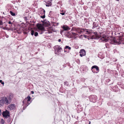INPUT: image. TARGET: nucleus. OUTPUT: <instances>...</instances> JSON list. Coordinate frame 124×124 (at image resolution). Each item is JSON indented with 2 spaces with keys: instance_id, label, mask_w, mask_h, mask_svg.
Instances as JSON below:
<instances>
[{
  "instance_id": "nucleus-1",
  "label": "nucleus",
  "mask_w": 124,
  "mask_h": 124,
  "mask_svg": "<svg viewBox=\"0 0 124 124\" xmlns=\"http://www.w3.org/2000/svg\"><path fill=\"white\" fill-rule=\"evenodd\" d=\"M31 98L30 96H28L25 98L23 101V108H26L30 103V101Z\"/></svg>"
},
{
  "instance_id": "nucleus-2",
  "label": "nucleus",
  "mask_w": 124,
  "mask_h": 124,
  "mask_svg": "<svg viewBox=\"0 0 124 124\" xmlns=\"http://www.w3.org/2000/svg\"><path fill=\"white\" fill-rule=\"evenodd\" d=\"M9 103V102L8 101L7 98H3L1 100H0V107H1L3 106L4 103L8 105Z\"/></svg>"
},
{
  "instance_id": "nucleus-3",
  "label": "nucleus",
  "mask_w": 124,
  "mask_h": 124,
  "mask_svg": "<svg viewBox=\"0 0 124 124\" xmlns=\"http://www.w3.org/2000/svg\"><path fill=\"white\" fill-rule=\"evenodd\" d=\"M123 40V39H118L116 40L115 38H113L111 39V43L112 44L117 45L121 44V42Z\"/></svg>"
},
{
  "instance_id": "nucleus-4",
  "label": "nucleus",
  "mask_w": 124,
  "mask_h": 124,
  "mask_svg": "<svg viewBox=\"0 0 124 124\" xmlns=\"http://www.w3.org/2000/svg\"><path fill=\"white\" fill-rule=\"evenodd\" d=\"M2 114L4 119H7L10 116L9 111L7 110H6L5 111H3Z\"/></svg>"
},
{
  "instance_id": "nucleus-5",
  "label": "nucleus",
  "mask_w": 124,
  "mask_h": 124,
  "mask_svg": "<svg viewBox=\"0 0 124 124\" xmlns=\"http://www.w3.org/2000/svg\"><path fill=\"white\" fill-rule=\"evenodd\" d=\"M55 54H59L62 50V48L58 45L56 46L54 48Z\"/></svg>"
},
{
  "instance_id": "nucleus-6",
  "label": "nucleus",
  "mask_w": 124,
  "mask_h": 124,
  "mask_svg": "<svg viewBox=\"0 0 124 124\" xmlns=\"http://www.w3.org/2000/svg\"><path fill=\"white\" fill-rule=\"evenodd\" d=\"M37 26L38 29L41 31V32L40 33V34H42L45 31L44 27L41 24H37Z\"/></svg>"
},
{
  "instance_id": "nucleus-7",
  "label": "nucleus",
  "mask_w": 124,
  "mask_h": 124,
  "mask_svg": "<svg viewBox=\"0 0 124 124\" xmlns=\"http://www.w3.org/2000/svg\"><path fill=\"white\" fill-rule=\"evenodd\" d=\"M102 40L105 42H106L108 40V37L106 36H103L100 39Z\"/></svg>"
},
{
  "instance_id": "nucleus-8",
  "label": "nucleus",
  "mask_w": 124,
  "mask_h": 124,
  "mask_svg": "<svg viewBox=\"0 0 124 124\" xmlns=\"http://www.w3.org/2000/svg\"><path fill=\"white\" fill-rule=\"evenodd\" d=\"M76 31L79 34L83 32L84 31V30L80 28H77L76 29Z\"/></svg>"
},
{
  "instance_id": "nucleus-9",
  "label": "nucleus",
  "mask_w": 124,
  "mask_h": 124,
  "mask_svg": "<svg viewBox=\"0 0 124 124\" xmlns=\"http://www.w3.org/2000/svg\"><path fill=\"white\" fill-rule=\"evenodd\" d=\"M80 55L81 57L84 56L85 55V52L83 49H81L80 52Z\"/></svg>"
},
{
  "instance_id": "nucleus-10",
  "label": "nucleus",
  "mask_w": 124,
  "mask_h": 124,
  "mask_svg": "<svg viewBox=\"0 0 124 124\" xmlns=\"http://www.w3.org/2000/svg\"><path fill=\"white\" fill-rule=\"evenodd\" d=\"M94 68L97 71V72H96V73H97L99 72V68L98 66L96 65H94L92 66L91 68V70H92Z\"/></svg>"
},
{
  "instance_id": "nucleus-11",
  "label": "nucleus",
  "mask_w": 124,
  "mask_h": 124,
  "mask_svg": "<svg viewBox=\"0 0 124 124\" xmlns=\"http://www.w3.org/2000/svg\"><path fill=\"white\" fill-rule=\"evenodd\" d=\"M62 29L65 31H67L70 30V28L67 25H64L62 27Z\"/></svg>"
},
{
  "instance_id": "nucleus-12",
  "label": "nucleus",
  "mask_w": 124,
  "mask_h": 124,
  "mask_svg": "<svg viewBox=\"0 0 124 124\" xmlns=\"http://www.w3.org/2000/svg\"><path fill=\"white\" fill-rule=\"evenodd\" d=\"M68 36V37L69 38H72V32L70 31L68 32L67 34Z\"/></svg>"
},
{
  "instance_id": "nucleus-13",
  "label": "nucleus",
  "mask_w": 124,
  "mask_h": 124,
  "mask_svg": "<svg viewBox=\"0 0 124 124\" xmlns=\"http://www.w3.org/2000/svg\"><path fill=\"white\" fill-rule=\"evenodd\" d=\"M8 108H15V106L14 104L10 105L8 106Z\"/></svg>"
},
{
  "instance_id": "nucleus-14",
  "label": "nucleus",
  "mask_w": 124,
  "mask_h": 124,
  "mask_svg": "<svg viewBox=\"0 0 124 124\" xmlns=\"http://www.w3.org/2000/svg\"><path fill=\"white\" fill-rule=\"evenodd\" d=\"M72 37H75L76 36L77 34L74 32H72Z\"/></svg>"
},
{
  "instance_id": "nucleus-15",
  "label": "nucleus",
  "mask_w": 124,
  "mask_h": 124,
  "mask_svg": "<svg viewBox=\"0 0 124 124\" xmlns=\"http://www.w3.org/2000/svg\"><path fill=\"white\" fill-rule=\"evenodd\" d=\"M43 13H44V15L43 16H40V17H41L43 18H44L45 17V11L44 10H43Z\"/></svg>"
},
{
  "instance_id": "nucleus-16",
  "label": "nucleus",
  "mask_w": 124,
  "mask_h": 124,
  "mask_svg": "<svg viewBox=\"0 0 124 124\" xmlns=\"http://www.w3.org/2000/svg\"><path fill=\"white\" fill-rule=\"evenodd\" d=\"M52 5V3L51 2H50L49 3L47 4H46V6L47 7H49L50 6H51Z\"/></svg>"
},
{
  "instance_id": "nucleus-17",
  "label": "nucleus",
  "mask_w": 124,
  "mask_h": 124,
  "mask_svg": "<svg viewBox=\"0 0 124 124\" xmlns=\"http://www.w3.org/2000/svg\"><path fill=\"white\" fill-rule=\"evenodd\" d=\"M10 13L11 14V15L13 16H15V13H13L12 11H10Z\"/></svg>"
},
{
  "instance_id": "nucleus-18",
  "label": "nucleus",
  "mask_w": 124,
  "mask_h": 124,
  "mask_svg": "<svg viewBox=\"0 0 124 124\" xmlns=\"http://www.w3.org/2000/svg\"><path fill=\"white\" fill-rule=\"evenodd\" d=\"M0 123L1 124H3L4 123V121L2 118L1 119Z\"/></svg>"
},
{
  "instance_id": "nucleus-19",
  "label": "nucleus",
  "mask_w": 124,
  "mask_h": 124,
  "mask_svg": "<svg viewBox=\"0 0 124 124\" xmlns=\"http://www.w3.org/2000/svg\"><path fill=\"white\" fill-rule=\"evenodd\" d=\"M65 48V49H68L69 50H70L71 49V47L69 46H66Z\"/></svg>"
},
{
  "instance_id": "nucleus-20",
  "label": "nucleus",
  "mask_w": 124,
  "mask_h": 124,
  "mask_svg": "<svg viewBox=\"0 0 124 124\" xmlns=\"http://www.w3.org/2000/svg\"><path fill=\"white\" fill-rule=\"evenodd\" d=\"M31 34L33 36L35 32L34 31L32 30L31 31Z\"/></svg>"
},
{
  "instance_id": "nucleus-21",
  "label": "nucleus",
  "mask_w": 124,
  "mask_h": 124,
  "mask_svg": "<svg viewBox=\"0 0 124 124\" xmlns=\"http://www.w3.org/2000/svg\"><path fill=\"white\" fill-rule=\"evenodd\" d=\"M53 32V30H52L51 29H50V30H49L47 33H52Z\"/></svg>"
},
{
  "instance_id": "nucleus-22",
  "label": "nucleus",
  "mask_w": 124,
  "mask_h": 124,
  "mask_svg": "<svg viewBox=\"0 0 124 124\" xmlns=\"http://www.w3.org/2000/svg\"><path fill=\"white\" fill-rule=\"evenodd\" d=\"M34 35L35 36H37L38 35V33L37 32H35Z\"/></svg>"
},
{
  "instance_id": "nucleus-23",
  "label": "nucleus",
  "mask_w": 124,
  "mask_h": 124,
  "mask_svg": "<svg viewBox=\"0 0 124 124\" xmlns=\"http://www.w3.org/2000/svg\"><path fill=\"white\" fill-rule=\"evenodd\" d=\"M3 24V23L2 21L0 20V25H1Z\"/></svg>"
},
{
  "instance_id": "nucleus-24",
  "label": "nucleus",
  "mask_w": 124,
  "mask_h": 124,
  "mask_svg": "<svg viewBox=\"0 0 124 124\" xmlns=\"http://www.w3.org/2000/svg\"><path fill=\"white\" fill-rule=\"evenodd\" d=\"M90 100L91 101H92L93 102H95V101L94 100H92L91 99H90Z\"/></svg>"
},
{
  "instance_id": "nucleus-25",
  "label": "nucleus",
  "mask_w": 124,
  "mask_h": 124,
  "mask_svg": "<svg viewBox=\"0 0 124 124\" xmlns=\"http://www.w3.org/2000/svg\"><path fill=\"white\" fill-rule=\"evenodd\" d=\"M60 14L62 15H63L65 14V13L64 12L63 13H60Z\"/></svg>"
},
{
  "instance_id": "nucleus-26",
  "label": "nucleus",
  "mask_w": 124,
  "mask_h": 124,
  "mask_svg": "<svg viewBox=\"0 0 124 124\" xmlns=\"http://www.w3.org/2000/svg\"><path fill=\"white\" fill-rule=\"evenodd\" d=\"M8 23L9 24H12V23L10 21H9L8 22Z\"/></svg>"
},
{
  "instance_id": "nucleus-27",
  "label": "nucleus",
  "mask_w": 124,
  "mask_h": 124,
  "mask_svg": "<svg viewBox=\"0 0 124 124\" xmlns=\"http://www.w3.org/2000/svg\"><path fill=\"white\" fill-rule=\"evenodd\" d=\"M86 31L87 32H88L89 34H90V33L88 31Z\"/></svg>"
},
{
  "instance_id": "nucleus-28",
  "label": "nucleus",
  "mask_w": 124,
  "mask_h": 124,
  "mask_svg": "<svg viewBox=\"0 0 124 124\" xmlns=\"http://www.w3.org/2000/svg\"><path fill=\"white\" fill-rule=\"evenodd\" d=\"M58 41L59 42H60L61 41V39H59L58 40Z\"/></svg>"
},
{
  "instance_id": "nucleus-29",
  "label": "nucleus",
  "mask_w": 124,
  "mask_h": 124,
  "mask_svg": "<svg viewBox=\"0 0 124 124\" xmlns=\"http://www.w3.org/2000/svg\"><path fill=\"white\" fill-rule=\"evenodd\" d=\"M1 84L3 85L4 84V83L3 82L1 83Z\"/></svg>"
},
{
  "instance_id": "nucleus-30",
  "label": "nucleus",
  "mask_w": 124,
  "mask_h": 124,
  "mask_svg": "<svg viewBox=\"0 0 124 124\" xmlns=\"http://www.w3.org/2000/svg\"><path fill=\"white\" fill-rule=\"evenodd\" d=\"M1 110L0 109V116L1 115Z\"/></svg>"
},
{
  "instance_id": "nucleus-31",
  "label": "nucleus",
  "mask_w": 124,
  "mask_h": 124,
  "mask_svg": "<svg viewBox=\"0 0 124 124\" xmlns=\"http://www.w3.org/2000/svg\"><path fill=\"white\" fill-rule=\"evenodd\" d=\"M2 82V80H0V83H1Z\"/></svg>"
},
{
  "instance_id": "nucleus-32",
  "label": "nucleus",
  "mask_w": 124,
  "mask_h": 124,
  "mask_svg": "<svg viewBox=\"0 0 124 124\" xmlns=\"http://www.w3.org/2000/svg\"><path fill=\"white\" fill-rule=\"evenodd\" d=\"M31 93H32V94H33L34 93V92L33 91H31Z\"/></svg>"
},
{
  "instance_id": "nucleus-33",
  "label": "nucleus",
  "mask_w": 124,
  "mask_h": 124,
  "mask_svg": "<svg viewBox=\"0 0 124 124\" xmlns=\"http://www.w3.org/2000/svg\"><path fill=\"white\" fill-rule=\"evenodd\" d=\"M63 31H61V33L63 32Z\"/></svg>"
},
{
  "instance_id": "nucleus-34",
  "label": "nucleus",
  "mask_w": 124,
  "mask_h": 124,
  "mask_svg": "<svg viewBox=\"0 0 124 124\" xmlns=\"http://www.w3.org/2000/svg\"><path fill=\"white\" fill-rule=\"evenodd\" d=\"M94 23H93V27H94Z\"/></svg>"
},
{
  "instance_id": "nucleus-35",
  "label": "nucleus",
  "mask_w": 124,
  "mask_h": 124,
  "mask_svg": "<svg viewBox=\"0 0 124 124\" xmlns=\"http://www.w3.org/2000/svg\"><path fill=\"white\" fill-rule=\"evenodd\" d=\"M50 0V2H51V1H52V0Z\"/></svg>"
},
{
  "instance_id": "nucleus-36",
  "label": "nucleus",
  "mask_w": 124,
  "mask_h": 124,
  "mask_svg": "<svg viewBox=\"0 0 124 124\" xmlns=\"http://www.w3.org/2000/svg\"><path fill=\"white\" fill-rule=\"evenodd\" d=\"M52 12L51 11H50V13H51V12Z\"/></svg>"
},
{
  "instance_id": "nucleus-37",
  "label": "nucleus",
  "mask_w": 124,
  "mask_h": 124,
  "mask_svg": "<svg viewBox=\"0 0 124 124\" xmlns=\"http://www.w3.org/2000/svg\"><path fill=\"white\" fill-rule=\"evenodd\" d=\"M64 52H66V51L65 50V49H64Z\"/></svg>"
},
{
  "instance_id": "nucleus-38",
  "label": "nucleus",
  "mask_w": 124,
  "mask_h": 124,
  "mask_svg": "<svg viewBox=\"0 0 124 124\" xmlns=\"http://www.w3.org/2000/svg\"><path fill=\"white\" fill-rule=\"evenodd\" d=\"M92 71L93 72V73H94V72H93V71L92 70Z\"/></svg>"
},
{
  "instance_id": "nucleus-39",
  "label": "nucleus",
  "mask_w": 124,
  "mask_h": 124,
  "mask_svg": "<svg viewBox=\"0 0 124 124\" xmlns=\"http://www.w3.org/2000/svg\"><path fill=\"white\" fill-rule=\"evenodd\" d=\"M97 25H96V26H95V27H97Z\"/></svg>"
},
{
  "instance_id": "nucleus-40",
  "label": "nucleus",
  "mask_w": 124,
  "mask_h": 124,
  "mask_svg": "<svg viewBox=\"0 0 124 124\" xmlns=\"http://www.w3.org/2000/svg\"><path fill=\"white\" fill-rule=\"evenodd\" d=\"M90 123H91L90 122H89V124H90Z\"/></svg>"
},
{
  "instance_id": "nucleus-41",
  "label": "nucleus",
  "mask_w": 124,
  "mask_h": 124,
  "mask_svg": "<svg viewBox=\"0 0 124 124\" xmlns=\"http://www.w3.org/2000/svg\"><path fill=\"white\" fill-rule=\"evenodd\" d=\"M84 113V114H85V115H86V114H85V113Z\"/></svg>"
},
{
  "instance_id": "nucleus-42",
  "label": "nucleus",
  "mask_w": 124,
  "mask_h": 124,
  "mask_svg": "<svg viewBox=\"0 0 124 124\" xmlns=\"http://www.w3.org/2000/svg\"><path fill=\"white\" fill-rule=\"evenodd\" d=\"M117 1H119V0H116Z\"/></svg>"
},
{
  "instance_id": "nucleus-43",
  "label": "nucleus",
  "mask_w": 124,
  "mask_h": 124,
  "mask_svg": "<svg viewBox=\"0 0 124 124\" xmlns=\"http://www.w3.org/2000/svg\"><path fill=\"white\" fill-rule=\"evenodd\" d=\"M122 44H124V43H122Z\"/></svg>"
},
{
  "instance_id": "nucleus-44",
  "label": "nucleus",
  "mask_w": 124,
  "mask_h": 124,
  "mask_svg": "<svg viewBox=\"0 0 124 124\" xmlns=\"http://www.w3.org/2000/svg\"><path fill=\"white\" fill-rule=\"evenodd\" d=\"M4 14V12H3V14Z\"/></svg>"
},
{
  "instance_id": "nucleus-45",
  "label": "nucleus",
  "mask_w": 124,
  "mask_h": 124,
  "mask_svg": "<svg viewBox=\"0 0 124 124\" xmlns=\"http://www.w3.org/2000/svg\"><path fill=\"white\" fill-rule=\"evenodd\" d=\"M93 96H92V97H93Z\"/></svg>"
},
{
  "instance_id": "nucleus-46",
  "label": "nucleus",
  "mask_w": 124,
  "mask_h": 124,
  "mask_svg": "<svg viewBox=\"0 0 124 124\" xmlns=\"http://www.w3.org/2000/svg\"><path fill=\"white\" fill-rule=\"evenodd\" d=\"M93 97H94V96H93Z\"/></svg>"
},
{
  "instance_id": "nucleus-47",
  "label": "nucleus",
  "mask_w": 124,
  "mask_h": 124,
  "mask_svg": "<svg viewBox=\"0 0 124 124\" xmlns=\"http://www.w3.org/2000/svg\"><path fill=\"white\" fill-rule=\"evenodd\" d=\"M93 97H94V96H93Z\"/></svg>"
}]
</instances>
